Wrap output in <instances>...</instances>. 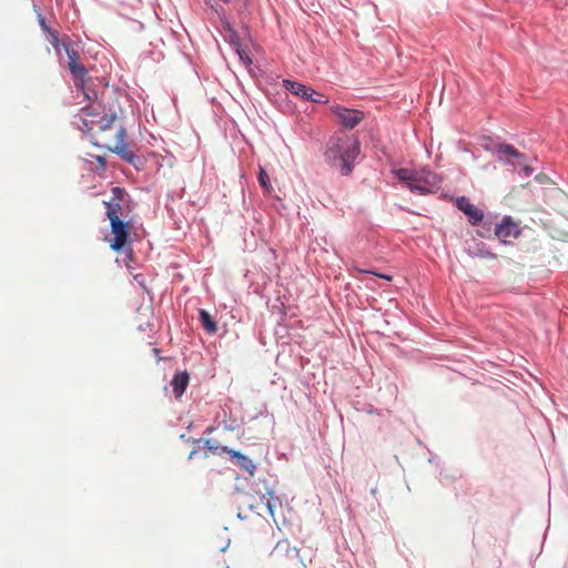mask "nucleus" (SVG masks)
<instances>
[{
	"mask_svg": "<svg viewBox=\"0 0 568 568\" xmlns=\"http://www.w3.org/2000/svg\"><path fill=\"white\" fill-rule=\"evenodd\" d=\"M111 99V94L103 92L101 94V102L83 108L82 123L79 128L83 132L93 133V143L97 146L116 153L129 163H132L135 155L128 149L125 142L126 130L118 123L121 109L120 106L115 109L114 105H111L109 103Z\"/></svg>",
	"mask_w": 568,
	"mask_h": 568,
	"instance_id": "obj_1",
	"label": "nucleus"
},
{
	"mask_svg": "<svg viewBox=\"0 0 568 568\" xmlns=\"http://www.w3.org/2000/svg\"><path fill=\"white\" fill-rule=\"evenodd\" d=\"M358 154V141L345 134H336L327 143L325 159L331 165L339 168L342 174L348 175Z\"/></svg>",
	"mask_w": 568,
	"mask_h": 568,
	"instance_id": "obj_2",
	"label": "nucleus"
},
{
	"mask_svg": "<svg viewBox=\"0 0 568 568\" xmlns=\"http://www.w3.org/2000/svg\"><path fill=\"white\" fill-rule=\"evenodd\" d=\"M393 173L399 181L405 182L412 192L422 195L435 193L440 187L442 180L426 168L419 170L397 169Z\"/></svg>",
	"mask_w": 568,
	"mask_h": 568,
	"instance_id": "obj_3",
	"label": "nucleus"
},
{
	"mask_svg": "<svg viewBox=\"0 0 568 568\" xmlns=\"http://www.w3.org/2000/svg\"><path fill=\"white\" fill-rule=\"evenodd\" d=\"M62 47L68 55V69L72 74L74 85L84 91V85L88 80V71L80 62V53L75 50L69 38L62 40Z\"/></svg>",
	"mask_w": 568,
	"mask_h": 568,
	"instance_id": "obj_4",
	"label": "nucleus"
},
{
	"mask_svg": "<svg viewBox=\"0 0 568 568\" xmlns=\"http://www.w3.org/2000/svg\"><path fill=\"white\" fill-rule=\"evenodd\" d=\"M111 233L113 235L112 240H110V247L120 252L125 247H130V234L133 229V225L130 222H125L123 220H114L110 221Z\"/></svg>",
	"mask_w": 568,
	"mask_h": 568,
	"instance_id": "obj_5",
	"label": "nucleus"
},
{
	"mask_svg": "<svg viewBox=\"0 0 568 568\" xmlns=\"http://www.w3.org/2000/svg\"><path fill=\"white\" fill-rule=\"evenodd\" d=\"M124 194H125V191L122 187L115 186L112 189V199L108 202H104V206L106 209L105 214H106L109 221H112V219L122 220L121 219L122 213H123L122 202L124 200Z\"/></svg>",
	"mask_w": 568,
	"mask_h": 568,
	"instance_id": "obj_6",
	"label": "nucleus"
},
{
	"mask_svg": "<svg viewBox=\"0 0 568 568\" xmlns=\"http://www.w3.org/2000/svg\"><path fill=\"white\" fill-rule=\"evenodd\" d=\"M332 112L338 118L343 126L347 129L355 128L364 118L363 112L341 105L333 106Z\"/></svg>",
	"mask_w": 568,
	"mask_h": 568,
	"instance_id": "obj_7",
	"label": "nucleus"
},
{
	"mask_svg": "<svg viewBox=\"0 0 568 568\" xmlns=\"http://www.w3.org/2000/svg\"><path fill=\"white\" fill-rule=\"evenodd\" d=\"M495 234L504 243H508L511 239L518 237L520 230L509 216H506L503 219L501 223L496 226Z\"/></svg>",
	"mask_w": 568,
	"mask_h": 568,
	"instance_id": "obj_8",
	"label": "nucleus"
},
{
	"mask_svg": "<svg viewBox=\"0 0 568 568\" xmlns=\"http://www.w3.org/2000/svg\"><path fill=\"white\" fill-rule=\"evenodd\" d=\"M457 207L469 217L473 225L478 224L484 217L481 210L471 204L465 196L457 199Z\"/></svg>",
	"mask_w": 568,
	"mask_h": 568,
	"instance_id": "obj_9",
	"label": "nucleus"
},
{
	"mask_svg": "<svg viewBox=\"0 0 568 568\" xmlns=\"http://www.w3.org/2000/svg\"><path fill=\"white\" fill-rule=\"evenodd\" d=\"M221 449L224 453L229 454L232 459H235L236 465L241 469L247 471L251 476L254 475L256 466H255V464L253 463L252 459H250L247 456L241 454L240 452L233 450V449L227 448V447H222Z\"/></svg>",
	"mask_w": 568,
	"mask_h": 568,
	"instance_id": "obj_10",
	"label": "nucleus"
},
{
	"mask_svg": "<svg viewBox=\"0 0 568 568\" xmlns=\"http://www.w3.org/2000/svg\"><path fill=\"white\" fill-rule=\"evenodd\" d=\"M284 88L288 90L292 94L300 97L304 100L306 99H313V95H315V90H313L310 87H306L300 82L291 81V80H284Z\"/></svg>",
	"mask_w": 568,
	"mask_h": 568,
	"instance_id": "obj_11",
	"label": "nucleus"
},
{
	"mask_svg": "<svg viewBox=\"0 0 568 568\" xmlns=\"http://www.w3.org/2000/svg\"><path fill=\"white\" fill-rule=\"evenodd\" d=\"M190 382V376L187 372H179L173 376L171 381V386L173 388V394L175 398H181L184 394Z\"/></svg>",
	"mask_w": 568,
	"mask_h": 568,
	"instance_id": "obj_12",
	"label": "nucleus"
},
{
	"mask_svg": "<svg viewBox=\"0 0 568 568\" xmlns=\"http://www.w3.org/2000/svg\"><path fill=\"white\" fill-rule=\"evenodd\" d=\"M497 153L499 154L500 159H505L511 164H515L516 162L510 161V158L517 160L518 164H521V160L525 158L523 153H520L510 144H499L497 146Z\"/></svg>",
	"mask_w": 568,
	"mask_h": 568,
	"instance_id": "obj_13",
	"label": "nucleus"
},
{
	"mask_svg": "<svg viewBox=\"0 0 568 568\" xmlns=\"http://www.w3.org/2000/svg\"><path fill=\"white\" fill-rule=\"evenodd\" d=\"M199 320L201 325L209 334H214L217 331V324L211 316V314L205 310L199 311Z\"/></svg>",
	"mask_w": 568,
	"mask_h": 568,
	"instance_id": "obj_14",
	"label": "nucleus"
},
{
	"mask_svg": "<svg viewBox=\"0 0 568 568\" xmlns=\"http://www.w3.org/2000/svg\"><path fill=\"white\" fill-rule=\"evenodd\" d=\"M467 252L473 257H476V256L484 257V258H496L497 257L496 254L485 250L484 243H475V246L474 247L469 246L467 248Z\"/></svg>",
	"mask_w": 568,
	"mask_h": 568,
	"instance_id": "obj_15",
	"label": "nucleus"
},
{
	"mask_svg": "<svg viewBox=\"0 0 568 568\" xmlns=\"http://www.w3.org/2000/svg\"><path fill=\"white\" fill-rule=\"evenodd\" d=\"M258 182H260V185L262 186V189L266 193H271L272 185H271V182H270V176L266 173V171L264 169H262V168L260 169V172H258Z\"/></svg>",
	"mask_w": 568,
	"mask_h": 568,
	"instance_id": "obj_16",
	"label": "nucleus"
},
{
	"mask_svg": "<svg viewBox=\"0 0 568 568\" xmlns=\"http://www.w3.org/2000/svg\"><path fill=\"white\" fill-rule=\"evenodd\" d=\"M48 41L52 44L55 51H59L60 45H62V41L59 39V33L54 30H51L47 33Z\"/></svg>",
	"mask_w": 568,
	"mask_h": 568,
	"instance_id": "obj_17",
	"label": "nucleus"
},
{
	"mask_svg": "<svg viewBox=\"0 0 568 568\" xmlns=\"http://www.w3.org/2000/svg\"><path fill=\"white\" fill-rule=\"evenodd\" d=\"M38 22L42 29V31L47 34L48 32H50L52 29L50 28V26L45 21V18L41 14V13H38Z\"/></svg>",
	"mask_w": 568,
	"mask_h": 568,
	"instance_id": "obj_18",
	"label": "nucleus"
},
{
	"mask_svg": "<svg viewBox=\"0 0 568 568\" xmlns=\"http://www.w3.org/2000/svg\"><path fill=\"white\" fill-rule=\"evenodd\" d=\"M306 101H313L315 103H327L328 100L321 93L315 91V95H313V99H306Z\"/></svg>",
	"mask_w": 568,
	"mask_h": 568,
	"instance_id": "obj_19",
	"label": "nucleus"
},
{
	"mask_svg": "<svg viewBox=\"0 0 568 568\" xmlns=\"http://www.w3.org/2000/svg\"><path fill=\"white\" fill-rule=\"evenodd\" d=\"M205 447L213 453H215L219 449V447L213 446L210 440H205Z\"/></svg>",
	"mask_w": 568,
	"mask_h": 568,
	"instance_id": "obj_20",
	"label": "nucleus"
},
{
	"mask_svg": "<svg viewBox=\"0 0 568 568\" xmlns=\"http://www.w3.org/2000/svg\"><path fill=\"white\" fill-rule=\"evenodd\" d=\"M97 160H98V163H100V166H101V168H104V166H105V160H104V158H102V156H97Z\"/></svg>",
	"mask_w": 568,
	"mask_h": 568,
	"instance_id": "obj_21",
	"label": "nucleus"
},
{
	"mask_svg": "<svg viewBox=\"0 0 568 568\" xmlns=\"http://www.w3.org/2000/svg\"><path fill=\"white\" fill-rule=\"evenodd\" d=\"M378 276H379V277H382V278H385V280H387V281H390V280H392V277H390V276H388V275H381V274H378Z\"/></svg>",
	"mask_w": 568,
	"mask_h": 568,
	"instance_id": "obj_22",
	"label": "nucleus"
},
{
	"mask_svg": "<svg viewBox=\"0 0 568 568\" xmlns=\"http://www.w3.org/2000/svg\"><path fill=\"white\" fill-rule=\"evenodd\" d=\"M525 170H526V173L528 174L529 173V168L528 166H525Z\"/></svg>",
	"mask_w": 568,
	"mask_h": 568,
	"instance_id": "obj_23",
	"label": "nucleus"
}]
</instances>
